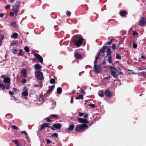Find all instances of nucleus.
Returning a JSON list of instances; mask_svg holds the SVG:
<instances>
[{
	"label": "nucleus",
	"mask_w": 146,
	"mask_h": 146,
	"mask_svg": "<svg viewBox=\"0 0 146 146\" xmlns=\"http://www.w3.org/2000/svg\"><path fill=\"white\" fill-rule=\"evenodd\" d=\"M76 39L75 40L74 43L78 47H80L83 42V38L80 35H77L75 36Z\"/></svg>",
	"instance_id": "obj_1"
},
{
	"label": "nucleus",
	"mask_w": 146,
	"mask_h": 146,
	"mask_svg": "<svg viewBox=\"0 0 146 146\" xmlns=\"http://www.w3.org/2000/svg\"><path fill=\"white\" fill-rule=\"evenodd\" d=\"M21 5V2L19 1H17L13 6L12 10L13 12L16 15L17 14L19 9Z\"/></svg>",
	"instance_id": "obj_2"
},
{
	"label": "nucleus",
	"mask_w": 146,
	"mask_h": 146,
	"mask_svg": "<svg viewBox=\"0 0 146 146\" xmlns=\"http://www.w3.org/2000/svg\"><path fill=\"white\" fill-rule=\"evenodd\" d=\"M88 127V125L86 124H78L76 125L75 129L78 131H82L85 128H87Z\"/></svg>",
	"instance_id": "obj_3"
},
{
	"label": "nucleus",
	"mask_w": 146,
	"mask_h": 146,
	"mask_svg": "<svg viewBox=\"0 0 146 146\" xmlns=\"http://www.w3.org/2000/svg\"><path fill=\"white\" fill-rule=\"evenodd\" d=\"M109 68L111 69L110 71V73L111 75L114 78H117L118 77L117 72L118 71L114 67H112V66H110Z\"/></svg>",
	"instance_id": "obj_4"
},
{
	"label": "nucleus",
	"mask_w": 146,
	"mask_h": 146,
	"mask_svg": "<svg viewBox=\"0 0 146 146\" xmlns=\"http://www.w3.org/2000/svg\"><path fill=\"white\" fill-rule=\"evenodd\" d=\"M35 75L36 77L38 80H41L43 77L42 72L40 71H36L35 72Z\"/></svg>",
	"instance_id": "obj_5"
},
{
	"label": "nucleus",
	"mask_w": 146,
	"mask_h": 146,
	"mask_svg": "<svg viewBox=\"0 0 146 146\" xmlns=\"http://www.w3.org/2000/svg\"><path fill=\"white\" fill-rule=\"evenodd\" d=\"M146 24V19L144 17H142L141 19L139 21V25L141 27H143Z\"/></svg>",
	"instance_id": "obj_6"
},
{
	"label": "nucleus",
	"mask_w": 146,
	"mask_h": 146,
	"mask_svg": "<svg viewBox=\"0 0 146 146\" xmlns=\"http://www.w3.org/2000/svg\"><path fill=\"white\" fill-rule=\"evenodd\" d=\"M94 70L96 73H99L101 70L100 66L97 65H94Z\"/></svg>",
	"instance_id": "obj_7"
},
{
	"label": "nucleus",
	"mask_w": 146,
	"mask_h": 146,
	"mask_svg": "<svg viewBox=\"0 0 146 146\" xmlns=\"http://www.w3.org/2000/svg\"><path fill=\"white\" fill-rule=\"evenodd\" d=\"M23 90L24 91H23L22 93V95L23 96H27L28 95V89L27 88L26 86H25L24 87Z\"/></svg>",
	"instance_id": "obj_8"
},
{
	"label": "nucleus",
	"mask_w": 146,
	"mask_h": 146,
	"mask_svg": "<svg viewBox=\"0 0 146 146\" xmlns=\"http://www.w3.org/2000/svg\"><path fill=\"white\" fill-rule=\"evenodd\" d=\"M79 122L80 123H88V121L86 119H84L82 118H79L78 119Z\"/></svg>",
	"instance_id": "obj_9"
},
{
	"label": "nucleus",
	"mask_w": 146,
	"mask_h": 146,
	"mask_svg": "<svg viewBox=\"0 0 146 146\" xmlns=\"http://www.w3.org/2000/svg\"><path fill=\"white\" fill-rule=\"evenodd\" d=\"M106 48V46H103L102 47L100 51V52L99 53V54L100 53H102V56H104V53L105 52Z\"/></svg>",
	"instance_id": "obj_10"
},
{
	"label": "nucleus",
	"mask_w": 146,
	"mask_h": 146,
	"mask_svg": "<svg viewBox=\"0 0 146 146\" xmlns=\"http://www.w3.org/2000/svg\"><path fill=\"white\" fill-rule=\"evenodd\" d=\"M35 56L39 60V61L42 63L43 62V59L42 57L39 54H36L35 55Z\"/></svg>",
	"instance_id": "obj_11"
},
{
	"label": "nucleus",
	"mask_w": 146,
	"mask_h": 146,
	"mask_svg": "<svg viewBox=\"0 0 146 146\" xmlns=\"http://www.w3.org/2000/svg\"><path fill=\"white\" fill-rule=\"evenodd\" d=\"M27 70L25 69H22L21 72V73L22 74V76L24 78L26 77Z\"/></svg>",
	"instance_id": "obj_12"
},
{
	"label": "nucleus",
	"mask_w": 146,
	"mask_h": 146,
	"mask_svg": "<svg viewBox=\"0 0 146 146\" xmlns=\"http://www.w3.org/2000/svg\"><path fill=\"white\" fill-rule=\"evenodd\" d=\"M105 96L108 97H110L112 95V93L109 90H106L105 92Z\"/></svg>",
	"instance_id": "obj_13"
},
{
	"label": "nucleus",
	"mask_w": 146,
	"mask_h": 146,
	"mask_svg": "<svg viewBox=\"0 0 146 146\" xmlns=\"http://www.w3.org/2000/svg\"><path fill=\"white\" fill-rule=\"evenodd\" d=\"M108 48H107L106 50V56H111V52L110 50V49L109 48L110 47V46H109Z\"/></svg>",
	"instance_id": "obj_14"
},
{
	"label": "nucleus",
	"mask_w": 146,
	"mask_h": 146,
	"mask_svg": "<svg viewBox=\"0 0 146 146\" xmlns=\"http://www.w3.org/2000/svg\"><path fill=\"white\" fill-rule=\"evenodd\" d=\"M35 68L36 69L40 70L41 68V66L39 64H36L35 65Z\"/></svg>",
	"instance_id": "obj_15"
},
{
	"label": "nucleus",
	"mask_w": 146,
	"mask_h": 146,
	"mask_svg": "<svg viewBox=\"0 0 146 146\" xmlns=\"http://www.w3.org/2000/svg\"><path fill=\"white\" fill-rule=\"evenodd\" d=\"M18 36V34L17 33H15L12 34L11 35V37L13 38H17Z\"/></svg>",
	"instance_id": "obj_16"
},
{
	"label": "nucleus",
	"mask_w": 146,
	"mask_h": 146,
	"mask_svg": "<svg viewBox=\"0 0 146 146\" xmlns=\"http://www.w3.org/2000/svg\"><path fill=\"white\" fill-rule=\"evenodd\" d=\"M112 59V58L111 56H109L108 58V62L109 63L112 64V65L114 67V66L113 63Z\"/></svg>",
	"instance_id": "obj_17"
},
{
	"label": "nucleus",
	"mask_w": 146,
	"mask_h": 146,
	"mask_svg": "<svg viewBox=\"0 0 146 146\" xmlns=\"http://www.w3.org/2000/svg\"><path fill=\"white\" fill-rule=\"evenodd\" d=\"M54 86L53 85H52L51 86H50L49 87V88L48 89L46 93H48L50 92L54 88Z\"/></svg>",
	"instance_id": "obj_18"
},
{
	"label": "nucleus",
	"mask_w": 146,
	"mask_h": 146,
	"mask_svg": "<svg viewBox=\"0 0 146 146\" xmlns=\"http://www.w3.org/2000/svg\"><path fill=\"white\" fill-rule=\"evenodd\" d=\"M53 126L55 128L59 129L60 127V123H58L54 124Z\"/></svg>",
	"instance_id": "obj_19"
},
{
	"label": "nucleus",
	"mask_w": 146,
	"mask_h": 146,
	"mask_svg": "<svg viewBox=\"0 0 146 146\" xmlns=\"http://www.w3.org/2000/svg\"><path fill=\"white\" fill-rule=\"evenodd\" d=\"M74 56L76 58L78 59H80L82 57L81 55L78 53H76V54H75L74 55Z\"/></svg>",
	"instance_id": "obj_20"
},
{
	"label": "nucleus",
	"mask_w": 146,
	"mask_h": 146,
	"mask_svg": "<svg viewBox=\"0 0 146 146\" xmlns=\"http://www.w3.org/2000/svg\"><path fill=\"white\" fill-rule=\"evenodd\" d=\"M3 82L4 83H9L10 82V80L9 78H5L3 80Z\"/></svg>",
	"instance_id": "obj_21"
},
{
	"label": "nucleus",
	"mask_w": 146,
	"mask_h": 146,
	"mask_svg": "<svg viewBox=\"0 0 146 146\" xmlns=\"http://www.w3.org/2000/svg\"><path fill=\"white\" fill-rule=\"evenodd\" d=\"M74 125L72 124L70 125L67 130L69 131H71L73 130L74 128Z\"/></svg>",
	"instance_id": "obj_22"
},
{
	"label": "nucleus",
	"mask_w": 146,
	"mask_h": 146,
	"mask_svg": "<svg viewBox=\"0 0 146 146\" xmlns=\"http://www.w3.org/2000/svg\"><path fill=\"white\" fill-rule=\"evenodd\" d=\"M1 37L0 38V46L2 44L4 36L3 35H1Z\"/></svg>",
	"instance_id": "obj_23"
},
{
	"label": "nucleus",
	"mask_w": 146,
	"mask_h": 146,
	"mask_svg": "<svg viewBox=\"0 0 146 146\" xmlns=\"http://www.w3.org/2000/svg\"><path fill=\"white\" fill-rule=\"evenodd\" d=\"M99 53H98L95 58V59L94 60V65H96V63L98 59L99 58Z\"/></svg>",
	"instance_id": "obj_24"
},
{
	"label": "nucleus",
	"mask_w": 146,
	"mask_h": 146,
	"mask_svg": "<svg viewBox=\"0 0 146 146\" xmlns=\"http://www.w3.org/2000/svg\"><path fill=\"white\" fill-rule=\"evenodd\" d=\"M62 91V89L60 87H58L57 89V92L58 94H60Z\"/></svg>",
	"instance_id": "obj_25"
},
{
	"label": "nucleus",
	"mask_w": 146,
	"mask_h": 146,
	"mask_svg": "<svg viewBox=\"0 0 146 146\" xmlns=\"http://www.w3.org/2000/svg\"><path fill=\"white\" fill-rule=\"evenodd\" d=\"M126 14V12L124 11H121L120 13V15L121 16H124Z\"/></svg>",
	"instance_id": "obj_26"
},
{
	"label": "nucleus",
	"mask_w": 146,
	"mask_h": 146,
	"mask_svg": "<svg viewBox=\"0 0 146 146\" xmlns=\"http://www.w3.org/2000/svg\"><path fill=\"white\" fill-rule=\"evenodd\" d=\"M17 40L12 41L11 42L10 45L11 46H13L15 44H16L17 43Z\"/></svg>",
	"instance_id": "obj_27"
},
{
	"label": "nucleus",
	"mask_w": 146,
	"mask_h": 146,
	"mask_svg": "<svg viewBox=\"0 0 146 146\" xmlns=\"http://www.w3.org/2000/svg\"><path fill=\"white\" fill-rule=\"evenodd\" d=\"M11 25L14 27H16V22L14 21H12L11 23Z\"/></svg>",
	"instance_id": "obj_28"
},
{
	"label": "nucleus",
	"mask_w": 146,
	"mask_h": 146,
	"mask_svg": "<svg viewBox=\"0 0 146 146\" xmlns=\"http://www.w3.org/2000/svg\"><path fill=\"white\" fill-rule=\"evenodd\" d=\"M83 96L82 95H79V96L76 98V99H82L83 98Z\"/></svg>",
	"instance_id": "obj_29"
},
{
	"label": "nucleus",
	"mask_w": 146,
	"mask_h": 146,
	"mask_svg": "<svg viewBox=\"0 0 146 146\" xmlns=\"http://www.w3.org/2000/svg\"><path fill=\"white\" fill-rule=\"evenodd\" d=\"M98 95L100 96L101 97H103L104 96V94L103 92L102 91H100L98 93Z\"/></svg>",
	"instance_id": "obj_30"
},
{
	"label": "nucleus",
	"mask_w": 146,
	"mask_h": 146,
	"mask_svg": "<svg viewBox=\"0 0 146 146\" xmlns=\"http://www.w3.org/2000/svg\"><path fill=\"white\" fill-rule=\"evenodd\" d=\"M50 117H52L53 118H58V115L56 114H51L50 115Z\"/></svg>",
	"instance_id": "obj_31"
},
{
	"label": "nucleus",
	"mask_w": 146,
	"mask_h": 146,
	"mask_svg": "<svg viewBox=\"0 0 146 146\" xmlns=\"http://www.w3.org/2000/svg\"><path fill=\"white\" fill-rule=\"evenodd\" d=\"M24 50L27 52H29V47L27 46H26L25 47Z\"/></svg>",
	"instance_id": "obj_32"
},
{
	"label": "nucleus",
	"mask_w": 146,
	"mask_h": 146,
	"mask_svg": "<svg viewBox=\"0 0 146 146\" xmlns=\"http://www.w3.org/2000/svg\"><path fill=\"white\" fill-rule=\"evenodd\" d=\"M50 84H52L55 83V81L54 79L52 78L50 80Z\"/></svg>",
	"instance_id": "obj_33"
},
{
	"label": "nucleus",
	"mask_w": 146,
	"mask_h": 146,
	"mask_svg": "<svg viewBox=\"0 0 146 146\" xmlns=\"http://www.w3.org/2000/svg\"><path fill=\"white\" fill-rule=\"evenodd\" d=\"M0 88H1L2 89L4 90L5 88V86L3 84L0 83Z\"/></svg>",
	"instance_id": "obj_34"
},
{
	"label": "nucleus",
	"mask_w": 146,
	"mask_h": 146,
	"mask_svg": "<svg viewBox=\"0 0 146 146\" xmlns=\"http://www.w3.org/2000/svg\"><path fill=\"white\" fill-rule=\"evenodd\" d=\"M116 58L117 59H120L121 58V56L117 54Z\"/></svg>",
	"instance_id": "obj_35"
},
{
	"label": "nucleus",
	"mask_w": 146,
	"mask_h": 146,
	"mask_svg": "<svg viewBox=\"0 0 146 146\" xmlns=\"http://www.w3.org/2000/svg\"><path fill=\"white\" fill-rule=\"evenodd\" d=\"M52 136L53 137H58V134L56 133H54L52 135Z\"/></svg>",
	"instance_id": "obj_36"
},
{
	"label": "nucleus",
	"mask_w": 146,
	"mask_h": 146,
	"mask_svg": "<svg viewBox=\"0 0 146 146\" xmlns=\"http://www.w3.org/2000/svg\"><path fill=\"white\" fill-rule=\"evenodd\" d=\"M46 140L48 144H50L51 143L50 140L48 139H46Z\"/></svg>",
	"instance_id": "obj_37"
},
{
	"label": "nucleus",
	"mask_w": 146,
	"mask_h": 146,
	"mask_svg": "<svg viewBox=\"0 0 146 146\" xmlns=\"http://www.w3.org/2000/svg\"><path fill=\"white\" fill-rule=\"evenodd\" d=\"M66 15L69 17L71 15V12L69 11H67L66 12Z\"/></svg>",
	"instance_id": "obj_38"
},
{
	"label": "nucleus",
	"mask_w": 146,
	"mask_h": 146,
	"mask_svg": "<svg viewBox=\"0 0 146 146\" xmlns=\"http://www.w3.org/2000/svg\"><path fill=\"white\" fill-rule=\"evenodd\" d=\"M138 35V33L136 31H133V35L134 36H137Z\"/></svg>",
	"instance_id": "obj_39"
},
{
	"label": "nucleus",
	"mask_w": 146,
	"mask_h": 146,
	"mask_svg": "<svg viewBox=\"0 0 146 146\" xmlns=\"http://www.w3.org/2000/svg\"><path fill=\"white\" fill-rule=\"evenodd\" d=\"M79 91H80L83 94H85V92L84 91V90H83V89H82L81 88L80 89V90H79Z\"/></svg>",
	"instance_id": "obj_40"
},
{
	"label": "nucleus",
	"mask_w": 146,
	"mask_h": 146,
	"mask_svg": "<svg viewBox=\"0 0 146 146\" xmlns=\"http://www.w3.org/2000/svg\"><path fill=\"white\" fill-rule=\"evenodd\" d=\"M10 6L9 4H7L5 6V8L6 9H9L10 8Z\"/></svg>",
	"instance_id": "obj_41"
},
{
	"label": "nucleus",
	"mask_w": 146,
	"mask_h": 146,
	"mask_svg": "<svg viewBox=\"0 0 146 146\" xmlns=\"http://www.w3.org/2000/svg\"><path fill=\"white\" fill-rule=\"evenodd\" d=\"M12 127L13 129H18V127L14 125H13Z\"/></svg>",
	"instance_id": "obj_42"
},
{
	"label": "nucleus",
	"mask_w": 146,
	"mask_h": 146,
	"mask_svg": "<svg viewBox=\"0 0 146 146\" xmlns=\"http://www.w3.org/2000/svg\"><path fill=\"white\" fill-rule=\"evenodd\" d=\"M88 106L93 108H94L95 107V105L94 104H89Z\"/></svg>",
	"instance_id": "obj_43"
},
{
	"label": "nucleus",
	"mask_w": 146,
	"mask_h": 146,
	"mask_svg": "<svg viewBox=\"0 0 146 146\" xmlns=\"http://www.w3.org/2000/svg\"><path fill=\"white\" fill-rule=\"evenodd\" d=\"M84 113H83L79 112L78 115L80 117L83 116L84 115Z\"/></svg>",
	"instance_id": "obj_44"
},
{
	"label": "nucleus",
	"mask_w": 146,
	"mask_h": 146,
	"mask_svg": "<svg viewBox=\"0 0 146 146\" xmlns=\"http://www.w3.org/2000/svg\"><path fill=\"white\" fill-rule=\"evenodd\" d=\"M17 50H16L15 49H14L12 51L13 53L14 54H15L17 52Z\"/></svg>",
	"instance_id": "obj_45"
},
{
	"label": "nucleus",
	"mask_w": 146,
	"mask_h": 146,
	"mask_svg": "<svg viewBox=\"0 0 146 146\" xmlns=\"http://www.w3.org/2000/svg\"><path fill=\"white\" fill-rule=\"evenodd\" d=\"M22 49H21L20 50V52L18 53V54L19 55L22 56Z\"/></svg>",
	"instance_id": "obj_46"
},
{
	"label": "nucleus",
	"mask_w": 146,
	"mask_h": 146,
	"mask_svg": "<svg viewBox=\"0 0 146 146\" xmlns=\"http://www.w3.org/2000/svg\"><path fill=\"white\" fill-rule=\"evenodd\" d=\"M25 138L27 139L28 140V141L29 142V141L30 142V140H29V137L28 135L27 134V135H25Z\"/></svg>",
	"instance_id": "obj_47"
},
{
	"label": "nucleus",
	"mask_w": 146,
	"mask_h": 146,
	"mask_svg": "<svg viewBox=\"0 0 146 146\" xmlns=\"http://www.w3.org/2000/svg\"><path fill=\"white\" fill-rule=\"evenodd\" d=\"M111 48L113 50H114L115 48V44H113L111 46Z\"/></svg>",
	"instance_id": "obj_48"
},
{
	"label": "nucleus",
	"mask_w": 146,
	"mask_h": 146,
	"mask_svg": "<svg viewBox=\"0 0 146 146\" xmlns=\"http://www.w3.org/2000/svg\"><path fill=\"white\" fill-rule=\"evenodd\" d=\"M113 39H111L110 41H108L107 42V44L108 45H110L111 44L112 41Z\"/></svg>",
	"instance_id": "obj_49"
},
{
	"label": "nucleus",
	"mask_w": 146,
	"mask_h": 146,
	"mask_svg": "<svg viewBox=\"0 0 146 146\" xmlns=\"http://www.w3.org/2000/svg\"><path fill=\"white\" fill-rule=\"evenodd\" d=\"M21 133H24L25 135H27V132L26 131H22L21 132Z\"/></svg>",
	"instance_id": "obj_50"
},
{
	"label": "nucleus",
	"mask_w": 146,
	"mask_h": 146,
	"mask_svg": "<svg viewBox=\"0 0 146 146\" xmlns=\"http://www.w3.org/2000/svg\"><path fill=\"white\" fill-rule=\"evenodd\" d=\"M137 45L136 44L133 43V47L134 48H136L137 47Z\"/></svg>",
	"instance_id": "obj_51"
},
{
	"label": "nucleus",
	"mask_w": 146,
	"mask_h": 146,
	"mask_svg": "<svg viewBox=\"0 0 146 146\" xmlns=\"http://www.w3.org/2000/svg\"><path fill=\"white\" fill-rule=\"evenodd\" d=\"M14 13H13L12 12H11L10 13V16L11 17H13L14 15Z\"/></svg>",
	"instance_id": "obj_52"
},
{
	"label": "nucleus",
	"mask_w": 146,
	"mask_h": 146,
	"mask_svg": "<svg viewBox=\"0 0 146 146\" xmlns=\"http://www.w3.org/2000/svg\"><path fill=\"white\" fill-rule=\"evenodd\" d=\"M46 121L48 122H50L51 121V120H50V118L48 117H47L46 119Z\"/></svg>",
	"instance_id": "obj_53"
},
{
	"label": "nucleus",
	"mask_w": 146,
	"mask_h": 146,
	"mask_svg": "<svg viewBox=\"0 0 146 146\" xmlns=\"http://www.w3.org/2000/svg\"><path fill=\"white\" fill-rule=\"evenodd\" d=\"M26 80L25 79H24L22 81V83L23 84H25V83H26Z\"/></svg>",
	"instance_id": "obj_54"
},
{
	"label": "nucleus",
	"mask_w": 146,
	"mask_h": 146,
	"mask_svg": "<svg viewBox=\"0 0 146 146\" xmlns=\"http://www.w3.org/2000/svg\"><path fill=\"white\" fill-rule=\"evenodd\" d=\"M45 127H48V123H45L43 124Z\"/></svg>",
	"instance_id": "obj_55"
},
{
	"label": "nucleus",
	"mask_w": 146,
	"mask_h": 146,
	"mask_svg": "<svg viewBox=\"0 0 146 146\" xmlns=\"http://www.w3.org/2000/svg\"><path fill=\"white\" fill-rule=\"evenodd\" d=\"M4 15V14L3 13H0V17H3Z\"/></svg>",
	"instance_id": "obj_56"
},
{
	"label": "nucleus",
	"mask_w": 146,
	"mask_h": 146,
	"mask_svg": "<svg viewBox=\"0 0 146 146\" xmlns=\"http://www.w3.org/2000/svg\"><path fill=\"white\" fill-rule=\"evenodd\" d=\"M88 116V114H86L84 116V117L85 118L87 117Z\"/></svg>",
	"instance_id": "obj_57"
},
{
	"label": "nucleus",
	"mask_w": 146,
	"mask_h": 146,
	"mask_svg": "<svg viewBox=\"0 0 146 146\" xmlns=\"http://www.w3.org/2000/svg\"><path fill=\"white\" fill-rule=\"evenodd\" d=\"M45 126L44 125V124H43L42 125H41V128H42L43 129H44L45 127Z\"/></svg>",
	"instance_id": "obj_58"
},
{
	"label": "nucleus",
	"mask_w": 146,
	"mask_h": 146,
	"mask_svg": "<svg viewBox=\"0 0 146 146\" xmlns=\"http://www.w3.org/2000/svg\"><path fill=\"white\" fill-rule=\"evenodd\" d=\"M81 88L82 89H83V90H85L86 89V86H82Z\"/></svg>",
	"instance_id": "obj_59"
},
{
	"label": "nucleus",
	"mask_w": 146,
	"mask_h": 146,
	"mask_svg": "<svg viewBox=\"0 0 146 146\" xmlns=\"http://www.w3.org/2000/svg\"><path fill=\"white\" fill-rule=\"evenodd\" d=\"M123 74V73L120 72H119L117 73L118 76L119 74Z\"/></svg>",
	"instance_id": "obj_60"
},
{
	"label": "nucleus",
	"mask_w": 146,
	"mask_h": 146,
	"mask_svg": "<svg viewBox=\"0 0 146 146\" xmlns=\"http://www.w3.org/2000/svg\"><path fill=\"white\" fill-rule=\"evenodd\" d=\"M9 94L11 95H13V92H11V91H9Z\"/></svg>",
	"instance_id": "obj_61"
},
{
	"label": "nucleus",
	"mask_w": 146,
	"mask_h": 146,
	"mask_svg": "<svg viewBox=\"0 0 146 146\" xmlns=\"http://www.w3.org/2000/svg\"><path fill=\"white\" fill-rule=\"evenodd\" d=\"M110 76H108V77H105L104 78V79L108 80V79H110Z\"/></svg>",
	"instance_id": "obj_62"
},
{
	"label": "nucleus",
	"mask_w": 146,
	"mask_h": 146,
	"mask_svg": "<svg viewBox=\"0 0 146 146\" xmlns=\"http://www.w3.org/2000/svg\"><path fill=\"white\" fill-rule=\"evenodd\" d=\"M38 86H39V85H38V84H35L34 85V86L35 87H38Z\"/></svg>",
	"instance_id": "obj_63"
},
{
	"label": "nucleus",
	"mask_w": 146,
	"mask_h": 146,
	"mask_svg": "<svg viewBox=\"0 0 146 146\" xmlns=\"http://www.w3.org/2000/svg\"><path fill=\"white\" fill-rule=\"evenodd\" d=\"M141 58L143 59H145V57L144 56H141Z\"/></svg>",
	"instance_id": "obj_64"
}]
</instances>
